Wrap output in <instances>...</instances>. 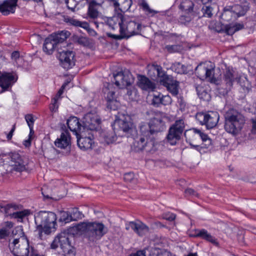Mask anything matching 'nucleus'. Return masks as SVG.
I'll return each instance as SVG.
<instances>
[{
	"label": "nucleus",
	"instance_id": "nucleus-1",
	"mask_svg": "<svg viewBox=\"0 0 256 256\" xmlns=\"http://www.w3.org/2000/svg\"><path fill=\"white\" fill-rule=\"evenodd\" d=\"M106 25L113 30L119 28L120 35L108 33L109 38L114 40L128 38L132 36L140 34L141 24L134 20H126L124 18L123 14L118 13L112 17L104 18Z\"/></svg>",
	"mask_w": 256,
	"mask_h": 256
},
{
	"label": "nucleus",
	"instance_id": "nucleus-2",
	"mask_svg": "<svg viewBox=\"0 0 256 256\" xmlns=\"http://www.w3.org/2000/svg\"><path fill=\"white\" fill-rule=\"evenodd\" d=\"M246 122L244 115L235 108L228 109L224 114V129L232 136L241 134Z\"/></svg>",
	"mask_w": 256,
	"mask_h": 256
},
{
	"label": "nucleus",
	"instance_id": "nucleus-3",
	"mask_svg": "<svg viewBox=\"0 0 256 256\" xmlns=\"http://www.w3.org/2000/svg\"><path fill=\"white\" fill-rule=\"evenodd\" d=\"M35 222L38 230L39 238L42 239V232L49 234L56 226V214L51 212L40 211L34 218Z\"/></svg>",
	"mask_w": 256,
	"mask_h": 256
},
{
	"label": "nucleus",
	"instance_id": "nucleus-4",
	"mask_svg": "<svg viewBox=\"0 0 256 256\" xmlns=\"http://www.w3.org/2000/svg\"><path fill=\"white\" fill-rule=\"evenodd\" d=\"M146 114L150 118L148 128L144 126L146 128L145 134L147 136H150L154 132H162L166 128L165 122L163 120L166 118L164 112L150 110L147 112Z\"/></svg>",
	"mask_w": 256,
	"mask_h": 256
},
{
	"label": "nucleus",
	"instance_id": "nucleus-5",
	"mask_svg": "<svg viewBox=\"0 0 256 256\" xmlns=\"http://www.w3.org/2000/svg\"><path fill=\"white\" fill-rule=\"evenodd\" d=\"M108 230L104 224L98 222H84V236L92 242L100 240L107 232Z\"/></svg>",
	"mask_w": 256,
	"mask_h": 256
},
{
	"label": "nucleus",
	"instance_id": "nucleus-6",
	"mask_svg": "<svg viewBox=\"0 0 256 256\" xmlns=\"http://www.w3.org/2000/svg\"><path fill=\"white\" fill-rule=\"evenodd\" d=\"M146 129L145 126H140L141 134L134 139L132 148L136 152L145 150L147 152L153 153L154 142L150 138V136H147L145 134Z\"/></svg>",
	"mask_w": 256,
	"mask_h": 256
},
{
	"label": "nucleus",
	"instance_id": "nucleus-7",
	"mask_svg": "<svg viewBox=\"0 0 256 256\" xmlns=\"http://www.w3.org/2000/svg\"><path fill=\"white\" fill-rule=\"evenodd\" d=\"M186 124L184 120H176L169 128L166 136L168 142L172 146H174L180 140L185 130Z\"/></svg>",
	"mask_w": 256,
	"mask_h": 256
},
{
	"label": "nucleus",
	"instance_id": "nucleus-8",
	"mask_svg": "<svg viewBox=\"0 0 256 256\" xmlns=\"http://www.w3.org/2000/svg\"><path fill=\"white\" fill-rule=\"evenodd\" d=\"M196 118L200 124L205 125L207 128L211 129L216 126L220 115L218 112L214 111L198 112L196 115Z\"/></svg>",
	"mask_w": 256,
	"mask_h": 256
},
{
	"label": "nucleus",
	"instance_id": "nucleus-9",
	"mask_svg": "<svg viewBox=\"0 0 256 256\" xmlns=\"http://www.w3.org/2000/svg\"><path fill=\"white\" fill-rule=\"evenodd\" d=\"M13 249L12 252L14 256H28L30 252L29 241L26 238H15L11 244Z\"/></svg>",
	"mask_w": 256,
	"mask_h": 256
},
{
	"label": "nucleus",
	"instance_id": "nucleus-10",
	"mask_svg": "<svg viewBox=\"0 0 256 256\" xmlns=\"http://www.w3.org/2000/svg\"><path fill=\"white\" fill-rule=\"evenodd\" d=\"M88 9L87 11V16L90 19L93 20L94 24L96 28L98 27L99 24H104L105 22H102L99 20L102 19L100 17V13L98 12V8L102 6L101 4L97 2L95 0L88 1ZM104 18H102L104 21Z\"/></svg>",
	"mask_w": 256,
	"mask_h": 256
},
{
	"label": "nucleus",
	"instance_id": "nucleus-11",
	"mask_svg": "<svg viewBox=\"0 0 256 256\" xmlns=\"http://www.w3.org/2000/svg\"><path fill=\"white\" fill-rule=\"evenodd\" d=\"M18 76L10 72H4L0 76V94L10 91L18 80Z\"/></svg>",
	"mask_w": 256,
	"mask_h": 256
},
{
	"label": "nucleus",
	"instance_id": "nucleus-12",
	"mask_svg": "<svg viewBox=\"0 0 256 256\" xmlns=\"http://www.w3.org/2000/svg\"><path fill=\"white\" fill-rule=\"evenodd\" d=\"M83 129L96 130L100 128L101 120L96 114L88 112L84 117Z\"/></svg>",
	"mask_w": 256,
	"mask_h": 256
},
{
	"label": "nucleus",
	"instance_id": "nucleus-13",
	"mask_svg": "<svg viewBox=\"0 0 256 256\" xmlns=\"http://www.w3.org/2000/svg\"><path fill=\"white\" fill-rule=\"evenodd\" d=\"M74 56V53L70 50L59 52L58 56L61 66L66 70H69L75 65Z\"/></svg>",
	"mask_w": 256,
	"mask_h": 256
},
{
	"label": "nucleus",
	"instance_id": "nucleus-14",
	"mask_svg": "<svg viewBox=\"0 0 256 256\" xmlns=\"http://www.w3.org/2000/svg\"><path fill=\"white\" fill-rule=\"evenodd\" d=\"M18 206L16 204H0V214H4L5 216H10L14 218H22L26 216V214L24 211L16 212Z\"/></svg>",
	"mask_w": 256,
	"mask_h": 256
},
{
	"label": "nucleus",
	"instance_id": "nucleus-15",
	"mask_svg": "<svg viewBox=\"0 0 256 256\" xmlns=\"http://www.w3.org/2000/svg\"><path fill=\"white\" fill-rule=\"evenodd\" d=\"M240 78L234 74L232 68L228 67L226 68L222 76V82L225 84V89L228 91L232 88L234 82L239 80Z\"/></svg>",
	"mask_w": 256,
	"mask_h": 256
},
{
	"label": "nucleus",
	"instance_id": "nucleus-16",
	"mask_svg": "<svg viewBox=\"0 0 256 256\" xmlns=\"http://www.w3.org/2000/svg\"><path fill=\"white\" fill-rule=\"evenodd\" d=\"M70 244L68 234L66 233L65 231L58 234L54 240L52 241L50 245V248L52 249H56L60 246L62 250L66 248Z\"/></svg>",
	"mask_w": 256,
	"mask_h": 256
},
{
	"label": "nucleus",
	"instance_id": "nucleus-17",
	"mask_svg": "<svg viewBox=\"0 0 256 256\" xmlns=\"http://www.w3.org/2000/svg\"><path fill=\"white\" fill-rule=\"evenodd\" d=\"M132 122L130 121V118L128 116H123L122 118L116 119L112 124L113 129H116L118 132L120 130L123 132H128L132 128Z\"/></svg>",
	"mask_w": 256,
	"mask_h": 256
},
{
	"label": "nucleus",
	"instance_id": "nucleus-18",
	"mask_svg": "<svg viewBox=\"0 0 256 256\" xmlns=\"http://www.w3.org/2000/svg\"><path fill=\"white\" fill-rule=\"evenodd\" d=\"M132 230L139 236H143L149 231V228L140 221L130 222L126 224V229Z\"/></svg>",
	"mask_w": 256,
	"mask_h": 256
},
{
	"label": "nucleus",
	"instance_id": "nucleus-19",
	"mask_svg": "<svg viewBox=\"0 0 256 256\" xmlns=\"http://www.w3.org/2000/svg\"><path fill=\"white\" fill-rule=\"evenodd\" d=\"M180 10L186 14L191 16H199V8L195 6L194 2L190 0H184L178 6Z\"/></svg>",
	"mask_w": 256,
	"mask_h": 256
},
{
	"label": "nucleus",
	"instance_id": "nucleus-20",
	"mask_svg": "<svg viewBox=\"0 0 256 256\" xmlns=\"http://www.w3.org/2000/svg\"><path fill=\"white\" fill-rule=\"evenodd\" d=\"M66 124L70 130L76 136L80 135L82 128H83V126L80 124L78 118L76 116H70L67 120Z\"/></svg>",
	"mask_w": 256,
	"mask_h": 256
},
{
	"label": "nucleus",
	"instance_id": "nucleus-21",
	"mask_svg": "<svg viewBox=\"0 0 256 256\" xmlns=\"http://www.w3.org/2000/svg\"><path fill=\"white\" fill-rule=\"evenodd\" d=\"M17 3L11 0H5L0 4V12L7 16L15 12Z\"/></svg>",
	"mask_w": 256,
	"mask_h": 256
},
{
	"label": "nucleus",
	"instance_id": "nucleus-22",
	"mask_svg": "<svg viewBox=\"0 0 256 256\" xmlns=\"http://www.w3.org/2000/svg\"><path fill=\"white\" fill-rule=\"evenodd\" d=\"M202 6L201 8L200 11L202 14H201L200 10H199V16H197L198 18L203 17L207 18H212L214 15V7L216 6L215 3L212 2H208L202 4Z\"/></svg>",
	"mask_w": 256,
	"mask_h": 256
},
{
	"label": "nucleus",
	"instance_id": "nucleus-23",
	"mask_svg": "<svg viewBox=\"0 0 256 256\" xmlns=\"http://www.w3.org/2000/svg\"><path fill=\"white\" fill-rule=\"evenodd\" d=\"M54 144L58 148L63 149L70 145V136L69 132L67 130H64Z\"/></svg>",
	"mask_w": 256,
	"mask_h": 256
},
{
	"label": "nucleus",
	"instance_id": "nucleus-24",
	"mask_svg": "<svg viewBox=\"0 0 256 256\" xmlns=\"http://www.w3.org/2000/svg\"><path fill=\"white\" fill-rule=\"evenodd\" d=\"M194 236L196 238H200L208 242H211L215 246H218V243L216 239L205 229L196 230L195 231Z\"/></svg>",
	"mask_w": 256,
	"mask_h": 256
},
{
	"label": "nucleus",
	"instance_id": "nucleus-25",
	"mask_svg": "<svg viewBox=\"0 0 256 256\" xmlns=\"http://www.w3.org/2000/svg\"><path fill=\"white\" fill-rule=\"evenodd\" d=\"M68 82H64L58 90L57 94L54 96V98H52L50 108L52 112H56L58 110V101L61 99V95L63 94L64 90L66 86L68 85Z\"/></svg>",
	"mask_w": 256,
	"mask_h": 256
},
{
	"label": "nucleus",
	"instance_id": "nucleus-26",
	"mask_svg": "<svg viewBox=\"0 0 256 256\" xmlns=\"http://www.w3.org/2000/svg\"><path fill=\"white\" fill-rule=\"evenodd\" d=\"M12 162H14L12 166L18 172H22L26 169V164L22 160L20 154L16 152H14L11 155Z\"/></svg>",
	"mask_w": 256,
	"mask_h": 256
},
{
	"label": "nucleus",
	"instance_id": "nucleus-27",
	"mask_svg": "<svg viewBox=\"0 0 256 256\" xmlns=\"http://www.w3.org/2000/svg\"><path fill=\"white\" fill-rule=\"evenodd\" d=\"M138 86L142 90L147 91L153 90L156 88L155 84L144 76H140Z\"/></svg>",
	"mask_w": 256,
	"mask_h": 256
},
{
	"label": "nucleus",
	"instance_id": "nucleus-28",
	"mask_svg": "<svg viewBox=\"0 0 256 256\" xmlns=\"http://www.w3.org/2000/svg\"><path fill=\"white\" fill-rule=\"evenodd\" d=\"M76 138L78 145L81 150H86L92 148L94 140L90 136L82 137L79 135Z\"/></svg>",
	"mask_w": 256,
	"mask_h": 256
},
{
	"label": "nucleus",
	"instance_id": "nucleus-29",
	"mask_svg": "<svg viewBox=\"0 0 256 256\" xmlns=\"http://www.w3.org/2000/svg\"><path fill=\"white\" fill-rule=\"evenodd\" d=\"M164 71L160 65L154 64L148 66V74L152 78L156 80L161 74H164Z\"/></svg>",
	"mask_w": 256,
	"mask_h": 256
},
{
	"label": "nucleus",
	"instance_id": "nucleus-30",
	"mask_svg": "<svg viewBox=\"0 0 256 256\" xmlns=\"http://www.w3.org/2000/svg\"><path fill=\"white\" fill-rule=\"evenodd\" d=\"M57 47L58 46L56 45V42H54L52 38L49 36L44 40L43 44V50L46 54H51Z\"/></svg>",
	"mask_w": 256,
	"mask_h": 256
},
{
	"label": "nucleus",
	"instance_id": "nucleus-31",
	"mask_svg": "<svg viewBox=\"0 0 256 256\" xmlns=\"http://www.w3.org/2000/svg\"><path fill=\"white\" fill-rule=\"evenodd\" d=\"M70 34L68 31H61L56 34H53L50 36L52 38L54 42H56V45H58L62 43L68 37Z\"/></svg>",
	"mask_w": 256,
	"mask_h": 256
},
{
	"label": "nucleus",
	"instance_id": "nucleus-32",
	"mask_svg": "<svg viewBox=\"0 0 256 256\" xmlns=\"http://www.w3.org/2000/svg\"><path fill=\"white\" fill-rule=\"evenodd\" d=\"M118 6H114L115 11L117 12V14L124 13L127 12L130 8L132 4V0H118Z\"/></svg>",
	"mask_w": 256,
	"mask_h": 256
},
{
	"label": "nucleus",
	"instance_id": "nucleus-33",
	"mask_svg": "<svg viewBox=\"0 0 256 256\" xmlns=\"http://www.w3.org/2000/svg\"><path fill=\"white\" fill-rule=\"evenodd\" d=\"M68 234L73 236L83 234L84 235V222H80L73 226L70 227L65 231Z\"/></svg>",
	"mask_w": 256,
	"mask_h": 256
},
{
	"label": "nucleus",
	"instance_id": "nucleus-34",
	"mask_svg": "<svg viewBox=\"0 0 256 256\" xmlns=\"http://www.w3.org/2000/svg\"><path fill=\"white\" fill-rule=\"evenodd\" d=\"M232 8L230 6H226L224 8L220 18L226 22H229L232 20L236 16V14L232 10Z\"/></svg>",
	"mask_w": 256,
	"mask_h": 256
},
{
	"label": "nucleus",
	"instance_id": "nucleus-35",
	"mask_svg": "<svg viewBox=\"0 0 256 256\" xmlns=\"http://www.w3.org/2000/svg\"><path fill=\"white\" fill-rule=\"evenodd\" d=\"M214 67L210 64V68L208 66L207 70H206V74L205 78H207L208 81L212 84H219V80L214 76Z\"/></svg>",
	"mask_w": 256,
	"mask_h": 256
},
{
	"label": "nucleus",
	"instance_id": "nucleus-36",
	"mask_svg": "<svg viewBox=\"0 0 256 256\" xmlns=\"http://www.w3.org/2000/svg\"><path fill=\"white\" fill-rule=\"evenodd\" d=\"M150 256H176L170 251L156 248H152L150 250Z\"/></svg>",
	"mask_w": 256,
	"mask_h": 256
},
{
	"label": "nucleus",
	"instance_id": "nucleus-37",
	"mask_svg": "<svg viewBox=\"0 0 256 256\" xmlns=\"http://www.w3.org/2000/svg\"><path fill=\"white\" fill-rule=\"evenodd\" d=\"M195 130H198V129L194 128L192 130H186L184 132V136L186 142H193L194 140L198 139L197 132Z\"/></svg>",
	"mask_w": 256,
	"mask_h": 256
},
{
	"label": "nucleus",
	"instance_id": "nucleus-38",
	"mask_svg": "<svg viewBox=\"0 0 256 256\" xmlns=\"http://www.w3.org/2000/svg\"><path fill=\"white\" fill-rule=\"evenodd\" d=\"M124 78L122 79V88L130 86L134 81L131 73L128 70L123 72Z\"/></svg>",
	"mask_w": 256,
	"mask_h": 256
},
{
	"label": "nucleus",
	"instance_id": "nucleus-39",
	"mask_svg": "<svg viewBox=\"0 0 256 256\" xmlns=\"http://www.w3.org/2000/svg\"><path fill=\"white\" fill-rule=\"evenodd\" d=\"M66 22L70 25L80 27L83 28H86L88 27V22H86L80 21L77 19L72 18H69L66 19Z\"/></svg>",
	"mask_w": 256,
	"mask_h": 256
},
{
	"label": "nucleus",
	"instance_id": "nucleus-40",
	"mask_svg": "<svg viewBox=\"0 0 256 256\" xmlns=\"http://www.w3.org/2000/svg\"><path fill=\"white\" fill-rule=\"evenodd\" d=\"M107 107L110 109L114 110L115 108L112 106V104L116 102L115 98V92L109 91L106 95Z\"/></svg>",
	"mask_w": 256,
	"mask_h": 256
},
{
	"label": "nucleus",
	"instance_id": "nucleus-41",
	"mask_svg": "<svg viewBox=\"0 0 256 256\" xmlns=\"http://www.w3.org/2000/svg\"><path fill=\"white\" fill-rule=\"evenodd\" d=\"M198 17L196 16H191V14H186L181 15L178 19V22L182 24L186 25L193 20L195 18Z\"/></svg>",
	"mask_w": 256,
	"mask_h": 256
},
{
	"label": "nucleus",
	"instance_id": "nucleus-42",
	"mask_svg": "<svg viewBox=\"0 0 256 256\" xmlns=\"http://www.w3.org/2000/svg\"><path fill=\"white\" fill-rule=\"evenodd\" d=\"M159 80L160 84L166 87L174 81L172 78L167 75L164 71V74H161L160 76Z\"/></svg>",
	"mask_w": 256,
	"mask_h": 256
},
{
	"label": "nucleus",
	"instance_id": "nucleus-43",
	"mask_svg": "<svg viewBox=\"0 0 256 256\" xmlns=\"http://www.w3.org/2000/svg\"><path fill=\"white\" fill-rule=\"evenodd\" d=\"M140 6L147 15L153 16L158 12L156 11L151 9L148 4L144 0L142 2Z\"/></svg>",
	"mask_w": 256,
	"mask_h": 256
},
{
	"label": "nucleus",
	"instance_id": "nucleus-44",
	"mask_svg": "<svg viewBox=\"0 0 256 256\" xmlns=\"http://www.w3.org/2000/svg\"><path fill=\"white\" fill-rule=\"evenodd\" d=\"M178 82L174 80L166 88L168 91L174 96H176L178 93Z\"/></svg>",
	"mask_w": 256,
	"mask_h": 256
},
{
	"label": "nucleus",
	"instance_id": "nucleus-45",
	"mask_svg": "<svg viewBox=\"0 0 256 256\" xmlns=\"http://www.w3.org/2000/svg\"><path fill=\"white\" fill-rule=\"evenodd\" d=\"M207 68L208 66L206 64H200L196 68L195 72L200 78H205Z\"/></svg>",
	"mask_w": 256,
	"mask_h": 256
},
{
	"label": "nucleus",
	"instance_id": "nucleus-46",
	"mask_svg": "<svg viewBox=\"0 0 256 256\" xmlns=\"http://www.w3.org/2000/svg\"><path fill=\"white\" fill-rule=\"evenodd\" d=\"M70 216L72 218V221L78 220L82 219L84 217V215L80 212L78 208H74L70 212Z\"/></svg>",
	"mask_w": 256,
	"mask_h": 256
},
{
	"label": "nucleus",
	"instance_id": "nucleus-47",
	"mask_svg": "<svg viewBox=\"0 0 256 256\" xmlns=\"http://www.w3.org/2000/svg\"><path fill=\"white\" fill-rule=\"evenodd\" d=\"M114 130V132H111L105 136V140L108 144L113 143L116 140V135L120 136V134L116 129Z\"/></svg>",
	"mask_w": 256,
	"mask_h": 256
},
{
	"label": "nucleus",
	"instance_id": "nucleus-48",
	"mask_svg": "<svg viewBox=\"0 0 256 256\" xmlns=\"http://www.w3.org/2000/svg\"><path fill=\"white\" fill-rule=\"evenodd\" d=\"M114 82L119 88H122V79L124 78L123 72H120L114 75Z\"/></svg>",
	"mask_w": 256,
	"mask_h": 256
},
{
	"label": "nucleus",
	"instance_id": "nucleus-49",
	"mask_svg": "<svg viewBox=\"0 0 256 256\" xmlns=\"http://www.w3.org/2000/svg\"><path fill=\"white\" fill-rule=\"evenodd\" d=\"M162 94L158 93V94H154L152 100V104L155 107H159L162 104Z\"/></svg>",
	"mask_w": 256,
	"mask_h": 256
},
{
	"label": "nucleus",
	"instance_id": "nucleus-50",
	"mask_svg": "<svg viewBox=\"0 0 256 256\" xmlns=\"http://www.w3.org/2000/svg\"><path fill=\"white\" fill-rule=\"evenodd\" d=\"M60 222L66 224L72 221V218L70 212H62L60 213Z\"/></svg>",
	"mask_w": 256,
	"mask_h": 256
},
{
	"label": "nucleus",
	"instance_id": "nucleus-51",
	"mask_svg": "<svg viewBox=\"0 0 256 256\" xmlns=\"http://www.w3.org/2000/svg\"><path fill=\"white\" fill-rule=\"evenodd\" d=\"M174 70L178 74H186L187 73V68L186 67L180 64V62L176 63L174 66Z\"/></svg>",
	"mask_w": 256,
	"mask_h": 256
},
{
	"label": "nucleus",
	"instance_id": "nucleus-52",
	"mask_svg": "<svg viewBox=\"0 0 256 256\" xmlns=\"http://www.w3.org/2000/svg\"><path fill=\"white\" fill-rule=\"evenodd\" d=\"M65 2L68 9L73 12L76 11V8L79 3L76 0H66Z\"/></svg>",
	"mask_w": 256,
	"mask_h": 256
},
{
	"label": "nucleus",
	"instance_id": "nucleus-53",
	"mask_svg": "<svg viewBox=\"0 0 256 256\" xmlns=\"http://www.w3.org/2000/svg\"><path fill=\"white\" fill-rule=\"evenodd\" d=\"M62 250L64 256H75L74 248L71 244H70Z\"/></svg>",
	"mask_w": 256,
	"mask_h": 256
},
{
	"label": "nucleus",
	"instance_id": "nucleus-54",
	"mask_svg": "<svg viewBox=\"0 0 256 256\" xmlns=\"http://www.w3.org/2000/svg\"><path fill=\"white\" fill-rule=\"evenodd\" d=\"M76 41L78 44L84 46H87L90 44V40L87 37L82 36H78L76 38Z\"/></svg>",
	"mask_w": 256,
	"mask_h": 256
},
{
	"label": "nucleus",
	"instance_id": "nucleus-55",
	"mask_svg": "<svg viewBox=\"0 0 256 256\" xmlns=\"http://www.w3.org/2000/svg\"><path fill=\"white\" fill-rule=\"evenodd\" d=\"M197 132V136L198 140L201 139L203 142H206V140H208L210 143V139L208 138L207 134L202 132L200 130L198 129V130H195Z\"/></svg>",
	"mask_w": 256,
	"mask_h": 256
},
{
	"label": "nucleus",
	"instance_id": "nucleus-56",
	"mask_svg": "<svg viewBox=\"0 0 256 256\" xmlns=\"http://www.w3.org/2000/svg\"><path fill=\"white\" fill-rule=\"evenodd\" d=\"M25 119L28 127L34 126V120L32 114H28L26 115Z\"/></svg>",
	"mask_w": 256,
	"mask_h": 256
},
{
	"label": "nucleus",
	"instance_id": "nucleus-57",
	"mask_svg": "<svg viewBox=\"0 0 256 256\" xmlns=\"http://www.w3.org/2000/svg\"><path fill=\"white\" fill-rule=\"evenodd\" d=\"M162 104L164 106H167L170 104L172 102V99L171 97L168 95L164 96L162 94Z\"/></svg>",
	"mask_w": 256,
	"mask_h": 256
},
{
	"label": "nucleus",
	"instance_id": "nucleus-58",
	"mask_svg": "<svg viewBox=\"0 0 256 256\" xmlns=\"http://www.w3.org/2000/svg\"><path fill=\"white\" fill-rule=\"evenodd\" d=\"M163 218L167 220L172 222L175 220L176 214L172 212H168L164 214Z\"/></svg>",
	"mask_w": 256,
	"mask_h": 256
},
{
	"label": "nucleus",
	"instance_id": "nucleus-59",
	"mask_svg": "<svg viewBox=\"0 0 256 256\" xmlns=\"http://www.w3.org/2000/svg\"><path fill=\"white\" fill-rule=\"evenodd\" d=\"M134 178V174L133 172H128L124 174V180L126 182H132Z\"/></svg>",
	"mask_w": 256,
	"mask_h": 256
},
{
	"label": "nucleus",
	"instance_id": "nucleus-60",
	"mask_svg": "<svg viewBox=\"0 0 256 256\" xmlns=\"http://www.w3.org/2000/svg\"><path fill=\"white\" fill-rule=\"evenodd\" d=\"M2 226L4 229L9 231L14 226V223L12 222L7 221L3 222Z\"/></svg>",
	"mask_w": 256,
	"mask_h": 256
},
{
	"label": "nucleus",
	"instance_id": "nucleus-61",
	"mask_svg": "<svg viewBox=\"0 0 256 256\" xmlns=\"http://www.w3.org/2000/svg\"><path fill=\"white\" fill-rule=\"evenodd\" d=\"M178 48V45H166L165 48L169 52H174L177 51Z\"/></svg>",
	"mask_w": 256,
	"mask_h": 256
},
{
	"label": "nucleus",
	"instance_id": "nucleus-62",
	"mask_svg": "<svg viewBox=\"0 0 256 256\" xmlns=\"http://www.w3.org/2000/svg\"><path fill=\"white\" fill-rule=\"evenodd\" d=\"M185 194L186 195L192 196H194L198 197V194L192 188H187L185 190Z\"/></svg>",
	"mask_w": 256,
	"mask_h": 256
},
{
	"label": "nucleus",
	"instance_id": "nucleus-63",
	"mask_svg": "<svg viewBox=\"0 0 256 256\" xmlns=\"http://www.w3.org/2000/svg\"><path fill=\"white\" fill-rule=\"evenodd\" d=\"M250 122L252 124L251 132L255 134H256V117L251 118Z\"/></svg>",
	"mask_w": 256,
	"mask_h": 256
},
{
	"label": "nucleus",
	"instance_id": "nucleus-64",
	"mask_svg": "<svg viewBox=\"0 0 256 256\" xmlns=\"http://www.w3.org/2000/svg\"><path fill=\"white\" fill-rule=\"evenodd\" d=\"M10 234V232L6 230L3 228L0 229V239L4 238Z\"/></svg>",
	"mask_w": 256,
	"mask_h": 256
}]
</instances>
